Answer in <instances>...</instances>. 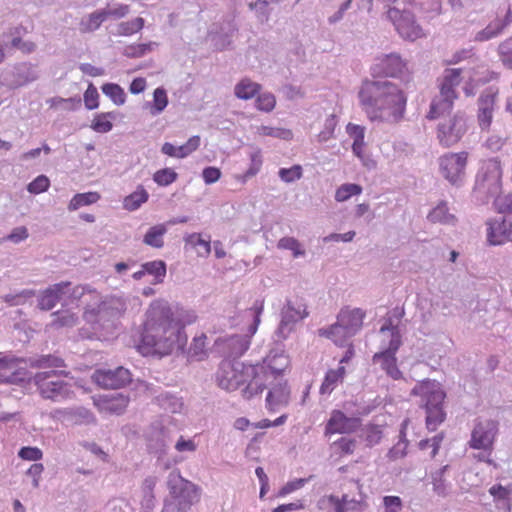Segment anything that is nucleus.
<instances>
[{
	"mask_svg": "<svg viewBox=\"0 0 512 512\" xmlns=\"http://www.w3.org/2000/svg\"><path fill=\"white\" fill-rule=\"evenodd\" d=\"M362 192V187L358 184L347 183L341 185L335 193V200L338 202H344L351 196L359 195Z\"/></svg>",
	"mask_w": 512,
	"mask_h": 512,
	"instance_id": "nucleus-54",
	"label": "nucleus"
},
{
	"mask_svg": "<svg viewBox=\"0 0 512 512\" xmlns=\"http://www.w3.org/2000/svg\"><path fill=\"white\" fill-rule=\"evenodd\" d=\"M147 319L138 345L144 356H165L176 345H181L180 326L172 317L169 305L163 301H154L148 311Z\"/></svg>",
	"mask_w": 512,
	"mask_h": 512,
	"instance_id": "nucleus-2",
	"label": "nucleus"
},
{
	"mask_svg": "<svg viewBox=\"0 0 512 512\" xmlns=\"http://www.w3.org/2000/svg\"><path fill=\"white\" fill-rule=\"evenodd\" d=\"M264 363L266 365L263 366L268 373V377H272L274 380H277V377L289 367L290 360L288 355L285 354L284 349L277 346L270 350L264 360Z\"/></svg>",
	"mask_w": 512,
	"mask_h": 512,
	"instance_id": "nucleus-23",
	"label": "nucleus"
},
{
	"mask_svg": "<svg viewBox=\"0 0 512 512\" xmlns=\"http://www.w3.org/2000/svg\"><path fill=\"white\" fill-rule=\"evenodd\" d=\"M512 23V10L508 6L503 16L497 13L496 18L491 21L484 29L475 35V41L484 42L501 35L504 30Z\"/></svg>",
	"mask_w": 512,
	"mask_h": 512,
	"instance_id": "nucleus-22",
	"label": "nucleus"
},
{
	"mask_svg": "<svg viewBox=\"0 0 512 512\" xmlns=\"http://www.w3.org/2000/svg\"><path fill=\"white\" fill-rule=\"evenodd\" d=\"M411 5L425 13L439 14L441 10L440 0H412Z\"/></svg>",
	"mask_w": 512,
	"mask_h": 512,
	"instance_id": "nucleus-59",
	"label": "nucleus"
},
{
	"mask_svg": "<svg viewBox=\"0 0 512 512\" xmlns=\"http://www.w3.org/2000/svg\"><path fill=\"white\" fill-rule=\"evenodd\" d=\"M276 104L275 96L272 93H263L258 95L256 99V107L264 112H270Z\"/></svg>",
	"mask_w": 512,
	"mask_h": 512,
	"instance_id": "nucleus-64",
	"label": "nucleus"
},
{
	"mask_svg": "<svg viewBox=\"0 0 512 512\" xmlns=\"http://www.w3.org/2000/svg\"><path fill=\"white\" fill-rule=\"evenodd\" d=\"M35 295L34 290L23 289L20 291L11 292L1 296V299L9 306H20Z\"/></svg>",
	"mask_w": 512,
	"mask_h": 512,
	"instance_id": "nucleus-41",
	"label": "nucleus"
},
{
	"mask_svg": "<svg viewBox=\"0 0 512 512\" xmlns=\"http://www.w3.org/2000/svg\"><path fill=\"white\" fill-rule=\"evenodd\" d=\"M157 482V478L154 476H148L144 479L142 484V500L140 512H152L155 507V496L154 488Z\"/></svg>",
	"mask_w": 512,
	"mask_h": 512,
	"instance_id": "nucleus-31",
	"label": "nucleus"
},
{
	"mask_svg": "<svg viewBox=\"0 0 512 512\" xmlns=\"http://www.w3.org/2000/svg\"><path fill=\"white\" fill-rule=\"evenodd\" d=\"M274 381L269 382L271 387L266 397V407L271 412L279 411L290 402V388L287 385V381L282 378Z\"/></svg>",
	"mask_w": 512,
	"mask_h": 512,
	"instance_id": "nucleus-19",
	"label": "nucleus"
},
{
	"mask_svg": "<svg viewBox=\"0 0 512 512\" xmlns=\"http://www.w3.org/2000/svg\"><path fill=\"white\" fill-rule=\"evenodd\" d=\"M145 21L142 17H136L130 21L120 22L117 25V35L131 36L139 32L144 27Z\"/></svg>",
	"mask_w": 512,
	"mask_h": 512,
	"instance_id": "nucleus-43",
	"label": "nucleus"
},
{
	"mask_svg": "<svg viewBox=\"0 0 512 512\" xmlns=\"http://www.w3.org/2000/svg\"><path fill=\"white\" fill-rule=\"evenodd\" d=\"M250 340L247 335H232L222 341V352L226 357L239 358L249 348Z\"/></svg>",
	"mask_w": 512,
	"mask_h": 512,
	"instance_id": "nucleus-24",
	"label": "nucleus"
},
{
	"mask_svg": "<svg viewBox=\"0 0 512 512\" xmlns=\"http://www.w3.org/2000/svg\"><path fill=\"white\" fill-rule=\"evenodd\" d=\"M278 174L282 181L292 183L302 177V167L294 165L290 168H281Z\"/></svg>",
	"mask_w": 512,
	"mask_h": 512,
	"instance_id": "nucleus-60",
	"label": "nucleus"
},
{
	"mask_svg": "<svg viewBox=\"0 0 512 512\" xmlns=\"http://www.w3.org/2000/svg\"><path fill=\"white\" fill-rule=\"evenodd\" d=\"M361 421L357 417H347L340 410H333L325 426V434H349L355 432Z\"/></svg>",
	"mask_w": 512,
	"mask_h": 512,
	"instance_id": "nucleus-20",
	"label": "nucleus"
},
{
	"mask_svg": "<svg viewBox=\"0 0 512 512\" xmlns=\"http://www.w3.org/2000/svg\"><path fill=\"white\" fill-rule=\"evenodd\" d=\"M126 309L125 299L113 296L101 302L97 308H86L83 317L88 323L104 326L106 322L118 319Z\"/></svg>",
	"mask_w": 512,
	"mask_h": 512,
	"instance_id": "nucleus-9",
	"label": "nucleus"
},
{
	"mask_svg": "<svg viewBox=\"0 0 512 512\" xmlns=\"http://www.w3.org/2000/svg\"><path fill=\"white\" fill-rule=\"evenodd\" d=\"M50 186V180L45 175L37 176L32 182H30L27 186L28 192L31 194H40L48 190Z\"/></svg>",
	"mask_w": 512,
	"mask_h": 512,
	"instance_id": "nucleus-61",
	"label": "nucleus"
},
{
	"mask_svg": "<svg viewBox=\"0 0 512 512\" xmlns=\"http://www.w3.org/2000/svg\"><path fill=\"white\" fill-rule=\"evenodd\" d=\"M51 318L50 327L54 329L72 328L79 322L78 315L69 309L53 312Z\"/></svg>",
	"mask_w": 512,
	"mask_h": 512,
	"instance_id": "nucleus-30",
	"label": "nucleus"
},
{
	"mask_svg": "<svg viewBox=\"0 0 512 512\" xmlns=\"http://www.w3.org/2000/svg\"><path fill=\"white\" fill-rule=\"evenodd\" d=\"M277 247L279 249L292 251L294 258H298L305 255V250L302 248L300 242L294 237L281 238L278 241Z\"/></svg>",
	"mask_w": 512,
	"mask_h": 512,
	"instance_id": "nucleus-51",
	"label": "nucleus"
},
{
	"mask_svg": "<svg viewBox=\"0 0 512 512\" xmlns=\"http://www.w3.org/2000/svg\"><path fill=\"white\" fill-rule=\"evenodd\" d=\"M387 18L394 24L398 33L405 39L415 40L424 35L422 28L415 21L412 12L398 6L389 7Z\"/></svg>",
	"mask_w": 512,
	"mask_h": 512,
	"instance_id": "nucleus-13",
	"label": "nucleus"
},
{
	"mask_svg": "<svg viewBox=\"0 0 512 512\" xmlns=\"http://www.w3.org/2000/svg\"><path fill=\"white\" fill-rule=\"evenodd\" d=\"M428 219L432 223L441 224H454L456 221L455 216L449 213L447 204L444 202L440 203L428 214Z\"/></svg>",
	"mask_w": 512,
	"mask_h": 512,
	"instance_id": "nucleus-39",
	"label": "nucleus"
},
{
	"mask_svg": "<svg viewBox=\"0 0 512 512\" xmlns=\"http://www.w3.org/2000/svg\"><path fill=\"white\" fill-rule=\"evenodd\" d=\"M487 226V241L490 245L512 241V216H500L489 220Z\"/></svg>",
	"mask_w": 512,
	"mask_h": 512,
	"instance_id": "nucleus-17",
	"label": "nucleus"
},
{
	"mask_svg": "<svg viewBox=\"0 0 512 512\" xmlns=\"http://www.w3.org/2000/svg\"><path fill=\"white\" fill-rule=\"evenodd\" d=\"M365 127L349 123L346 127L347 134L353 139L352 151L356 157L363 160V149L365 147Z\"/></svg>",
	"mask_w": 512,
	"mask_h": 512,
	"instance_id": "nucleus-29",
	"label": "nucleus"
},
{
	"mask_svg": "<svg viewBox=\"0 0 512 512\" xmlns=\"http://www.w3.org/2000/svg\"><path fill=\"white\" fill-rule=\"evenodd\" d=\"M156 399L164 410L171 413L180 412L183 406L182 401L178 397L169 393H161Z\"/></svg>",
	"mask_w": 512,
	"mask_h": 512,
	"instance_id": "nucleus-45",
	"label": "nucleus"
},
{
	"mask_svg": "<svg viewBox=\"0 0 512 512\" xmlns=\"http://www.w3.org/2000/svg\"><path fill=\"white\" fill-rule=\"evenodd\" d=\"M172 443L169 431L163 427L152 428L148 434V449L155 454H163Z\"/></svg>",
	"mask_w": 512,
	"mask_h": 512,
	"instance_id": "nucleus-26",
	"label": "nucleus"
},
{
	"mask_svg": "<svg viewBox=\"0 0 512 512\" xmlns=\"http://www.w3.org/2000/svg\"><path fill=\"white\" fill-rule=\"evenodd\" d=\"M385 331L391 332V339L389 341V346L384 351L396 355V352L401 345V337L398 328L389 323V325H383L380 329L381 333H384Z\"/></svg>",
	"mask_w": 512,
	"mask_h": 512,
	"instance_id": "nucleus-56",
	"label": "nucleus"
},
{
	"mask_svg": "<svg viewBox=\"0 0 512 512\" xmlns=\"http://www.w3.org/2000/svg\"><path fill=\"white\" fill-rule=\"evenodd\" d=\"M105 512H133V508L124 498H114L106 504Z\"/></svg>",
	"mask_w": 512,
	"mask_h": 512,
	"instance_id": "nucleus-62",
	"label": "nucleus"
},
{
	"mask_svg": "<svg viewBox=\"0 0 512 512\" xmlns=\"http://www.w3.org/2000/svg\"><path fill=\"white\" fill-rule=\"evenodd\" d=\"M498 56L502 64L512 69V36L508 37L498 45Z\"/></svg>",
	"mask_w": 512,
	"mask_h": 512,
	"instance_id": "nucleus-53",
	"label": "nucleus"
},
{
	"mask_svg": "<svg viewBox=\"0 0 512 512\" xmlns=\"http://www.w3.org/2000/svg\"><path fill=\"white\" fill-rule=\"evenodd\" d=\"M178 178V174L171 168H163L156 171L153 175V180L159 186H168L175 182Z\"/></svg>",
	"mask_w": 512,
	"mask_h": 512,
	"instance_id": "nucleus-58",
	"label": "nucleus"
},
{
	"mask_svg": "<svg viewBox=\"0 0 512 512\" xmlns=\"http://www.w3.org/2000/svg\"><path fill=\"white\" fill-rule=\"evenodd\" d=\"M328 503L334 507L335 512H361L365 509V504L362 500L352 497L346 505H340L338 496L329 495L327 497Z\"/></svg>",
	"mask_w": 512,
	"mask_h": 512,
	"instance_id": "nucleus-35",
	"label": "nucleus"
},
{
	"mask_svg": "<svg viewBox=\"0 0 512 512\" xmlns=\"http://www.w3.org/2000/svg\"><path fill=\"white\" fill-rule=\"evenodd\" d=\"M108 119H115L114 112L97 114L92 121L91 128L98 133H107L112 130L113 124Z\"/></svg>",
	"mask_w": 512,
	"mask_h": 512,
	"instance_id": "nucleus-44",
	"label": "nucleus"
},
{
	"mask_svg": "<svg viewBox=\"0 0 512 512\" xmlns=\"http://www.w3.org/2000/svg\"><path fill=\"white\" fill-rule=\"evenodd\" d=\"M71 282L62 281L43 290L38 297V308L43 311L52 310L57 303L63 302V297L68 293Z\"/></svg>",
	"mask_w": 512,
	"mask_h": 512,
	"instance_id": "nucleus-21",
	"label": "nucleus"
},
{
	"mask_svg": "<svg viewBox=\"0 0 512 512\" xmlns=\"http://www.w3.org/2000/svg\"><path fill=\"white\" fill-rule=\"evenodd\" d=\"M166 233V224L152 226L144 235L143 243L153 248H162L164 246L163 237Z\"/></svg>",
	"mask_w": 512,
	"mask_h": 512,
	"instance_id": "nucleus-33",
	"label": "nucleus"
},
{
	"mask_svg": "<svg viewBox=\"0 0 512 512\" xmlns=\"http://www.w3.org/2000/svg\"><path fill=\"white\" fill-rule=\"evenodd\" d=\"M102 92L116 105H122L125 103L124 90L118 84L106 83L102 86Z\"/></svg>",
	"mask_w": 512,
	"mask_h": 512,
	"instance_id": "nucleus-52",
	"label": "nucleus"
},
{
	"mask_svg": "<svg viewBox=\"0 0 512 512\" xmlns=\"http://www.w3.org/2000/svg\"><path fill=\"white\" fill-rule=\"evenodd\" d=\"M257 370L253 373L247 382V386L243 389V396L250 399L254 395H257L266 388L265 382L268 381V373L263 365H255Z\"/></svg>",
	"mask_w": 512,
	"mask_h": 512,
	"instance_id": "nucleus-25",
	"label": "nucleus"
},
{
	"mask_svg": "<svg viewBox=\"0 0 512 512\" xmlns=\"http://www.w3.org/2000/svg\"><path fill=\"white\" fill-rule=\"evenodd\" d=\"M411 395L421 397V405L426 411V426L430 431H435L446 419L443 410L445 392L439 382L431 379H424L411 390Z\"/></svg>",
	"mask_w": 512,
	"mask_h": 512,
	"instance_id": "nucleus-4",
	"label": "nucleus"
},
{
	"mask_svg": "<svg viewBox=\"0 0 512 512\" xmlns=\"http://www.w3.org/2000/svg\"><path fill=\"white\" fill-rule=\"evenodd\" d=\"M271 0H256L255 2L249 3L250 10L255 11L256 18L260 23L268 22L271 14L269 3Z\"/></svg>",
	"mask_w": 512,
	"mask_h": 512,
	"instance_id": "nucleus-48",
	"label": "nucleus"
},
{
	"mask_svg": "<svg viewBox=\"0 0 512 512\" xmlns=\"http://www.w3.org/2000/svg\"><path fill=\"white\" fill-rule=\"evenodd\" d=\"M168 105V97L166 90L162 87L156 88L153 93V105L151 107V114H160Z\"/></svg>",
	"mask_w": 512,
	"mask_h": 512,
	"instance_id": "nucleus-55",
	"label": "nucleus"
},
{
	"mask_svg": "<svg viewBox=\"0 0 512 512\" xmlns=\"http://www.w3.org/2000/svg\"><path fill=\"white\" fill-rule=\"evenodd\" d=\"M260 89L261 86L258 83L245 78L236 84L234 94L239 99L249 100L252 99Z\"/></svg>",
	"mask_w": 512,
	"mask_h": 512,
	"instance_id": "nucleus-34",
	"label": "nucleus"
},
{
	"mask_svg": "<svg viewBox=\"0 0 512 512\" xmlns=\"http://www.w3.org/2000/svg\"><path fill=\"white\" fill-rule=\"evenodd\" d=\"M320 335L330 338L336 345L344 346L347 341L354 336L348 329L338 320L327 330H320Z\"/></svg>",
	"mask_w": 512,
	"mask_h": 512,
	"instance_id": "nucleus-32",
	"label": "nucleus"
},
{
	"mask_svg": "<svg viewBox=\"0 0 512 512\" xmlns=\"http://www.w3.org/2000/svg\"><path fill=\"white\" fill-rule=\"evenodd\" d=\"M345 373L344 367H339L335 370H329L324 378V381L320 387L321 394H330L337 386V384L343 379Z\"/></svg>",
	"mask_w": 512,
	"mask_h": 512,
	"instance_id": "nucleus-37",
	"label": "nucleus"
},
{
	"mask_svg": "<svg viewBox=\"0 0 512 512\" xmlns=\"http://www.w3.org/2000/svg\"><path fill=\"white\" fill-rule=\"evenodd\" d=\"M28 378L27 371L18 367L0 371V384H19Z\"/></svg>",
	"mask_w": 512,
	"mask_h": 512,
	"instance_id": "nucleus-42",
	"label": "nucleus"
},
{
	"mask_svg": "<svg viewBox=\"0 0 512 512\" xmlns=\"http://www.w3.org/2000/svg\"><path fill=\"white\" fill-rule=\"evenodd\" d=\"M337 120L334 115L326 118L323 130L318 134L319 142H326L334 136Z\"/></svg>",
	"mask_w": 512,
	"mask_h": 512,
	"instance_id": "nucleus-63",
	"label": "nucleus"
},
{
	"mask_svg": "<svg viewBox=\"0 0 512 512\" xmlns=\"http://www.w3.org/2000/svg\"><path fill=\"white\" fill-rule=\"evenodd\" d=\"M308 316L306 304L300 299L287 300L280 311V323L275 332L280 340H285L294 331L297 323Z\"/></svg>",
	"mask_w": 512,
	"mask_h": 512,
	"instance_id": "nucleus-10",
	"label": "nucleus"
},
{
	"mask_svg": "<svg viewBox=\"0 0 512 512\" xmlns=\"http://www.w3.org/2000/svg\"><path fill=\"white\" fill-rule=\"evenodd\" d=\"M476 189L489 196H495L494 205L497 211L512 216V194L499 195L501 169L497 162L489 161L482 166L476 177Z\"/></svg>",
	"mask_w": 512,
	"mask_h": 512,
	"instance_id": "nucleus-5",
	"label": "nucleus"
},
{
	"mask_svg": "<svg viewBox=\"0 0 512 512\" xmlns=\"http://www.w3.org/2000/svg\"><path fill=\"white\" fill-rule=\"evenodd\" d=\"M256 366L246 365L242 362L223 360L216 372V382L219 387L227 391H234L246 383L255 373Z\"/></svg>",
	"mask_w": 512,
	"mask_h": 512,
	"instance_id": "nucleus-8",
	"label": "nucleus"
},
{
	"mask_svg": "<svg viewBox=\"0 0 512 512\" xmlns=\"http://www.w3.org/2000/svg\"><path fill=\"white\" fill-rule=\"evenodd\" d=\"M87 293H95V290L88 285H77L72 288L70 285L68 293L63 297L62 306L77 305L81 298Z\"/></svg>",
	"mask_w": 512,
	"mask_h": 512,
	"instance_id": "nucleus-38",
	"label": "nucleus"
},
{
	"mask_svg": "<svg viewBox=\"0 0 512 512\" xmlns=\"http://www.w3.org/2000/svg\"><path fill=\"white\" fill-rule=\"evenodd\" d=\"M106 15L104 13V10H97L91 14L88 15V18L86 20H82L81 22V30L83 32H93L97 30L101 24L106 21Z\"/></svg>",
	"mask_w": 512,
	"mask_h": 512,
	"instance_id": "nucleus-46",
	"label": "nucleus"
},
{
	"mask_svg": "<svg viewBox=\"0 0 512 512\" xmlns=\"http://www.w3.org/2000/svg\"><path fill=\"white\" fill-rule=\"evenodd\" d=\"M447 468V465L443 466L437 472L432 474L433 491L435 494L441 497H445L448 494V485L443 477Z\"/></svg>",
	"mask_w": 512,
	"mask_h": 512,
	"instance_id": "nucleus-50",
	"label": "nucleus"
},
{
	"mask_svg": "<svg viewBox=\"0 0 512 512\" xmlns=\"http://www.w3.org/2000/svg\"><path fill=\"white\" fill-rule=\"evenodd\" d=\"M365 313L360 308L341 310L337 320L354 335L361 329Z\"/></svg>",
	"mask_w": 512,
	"mask_h": 512,
	"instance_id": "nucleus-27",
	"label": "nucleus"
},
{
	"mask_svg": "<svg viewBox=\"0 0 512 512\" xmlns=\"http://www.w3.org/2000/svg\"><path fill=\"white\" fill-rule=\"evenodd\" d=\"M100 199L97 192L78 193L71 199L68 210L75 211L83 206L96 203Z\"/></svg>",
	"mask_w": 512,
	"mask_h": 512,
	"instance_id": "nucleus-40",
	"label": "nucleus"
},
{
	"mask_svg": "<svg viewBox=\"0 0 512 512\" xmlns=\"http://www.w3.org/2000/svg\"><path fill=\"white\" fill-rule=\"evenodd\" d=\"M149 198L148 192L143 186H138L137 190L126 196L123 200V206L128 211H135L145 203Z\"/></svg>",
	"mask_w": 512,
	"mask_h": 512,
	"instance_id": "nucleus-36",
	"label": "nucleus"
},
{
	"mask_svg": "<svg viewBox=\"0 0 512 512\" xmlns=\"http://www.w3.org/2000/svg\"><path fill=\"white\" fill-rule=\"evenodd\" d=\"M489 493L493 497L495 505L498 509H503L507 512L511 511L512 506V485L502 486L495 484L489 488Z\"/></svg>",
	"mask_w": 512,
	"mask_h": 512,
	"instance_id": "nucleus-28",
	"label": "nucleus"
},
{
	"mask_svg": "<svg viewBox=\"0 0 512 512\" xmlns=\"http://www.w3.org/2000/svg\"><path fill=\"white\" fill-rule=\"evenodd\" d=\"M497 94L496 89L488 87L478 99L477 121L482 131L489 130L491 126Z\"/></svg>",
	"mask_w": 512,
	"mask_h": 512,
	"instance_id": "nucleus-18",
	"label": "nucleus"
},
{
	"mask_svg": "<svg viewBox=\"0 0 512 512\" xmlns=\"http://www.w3.org/2000/svg\"><path fill=\"white\" fill-rule=\"evenodd\" d=\"M95 382L105 389H119L130 383L131 373L120 366L115 369L97 370L93 376Z\"/></svg>",
	"mask_w": 512,
	"mask_h": 512,
	"instance_id": "nucleus-16",
	"label": "nucleus"
},
{
	"mask_svg": "<svg viewBox=\"0 0 512 512\" xmlns=\"http://www.w3.org/2000/svg\"><path fill=\"white\" fill-rule=\"evenodd\" d=\"M167 485L173 500L166 501L161 512H187L199 500V488L179 472L169 474Z\"/></svg>",
	"mask_w": 512,
	"mask_h": 512,
	"instance_id": "nucleus-6",
	"label": "nucleus"
},
{
	"mask_svg": "<svg viewBox=\"0 0 512 512\" xmlns=\"http://www.w3.org/2000/svg\"><path fill=\"white\" fill-rule=\"evenodd\" d=\"M461 69H446L440 84V93L430 105L428 118L435 119L445 113H449L453 102L457 98L455 87L461 82Z\"/></svg>",
	"mask_w": 512,
	"mask_h": 512,
	"instance_id": "nucleus-7",
	"label": "nucleus"
},
{
	"mask_svg": "<svg viewBox=\"0 0 512 512\" xmlns=\"http://www.w3.org/2000/svg\"><path fill=\"white\" fill-rule=\"evenodd\" d=\"M205 341H206L205 335H201V336L195 337L193 339V342L189 348V357L191 359L199 361V360H202L206 356Z\"/></svg>",
	"mask_w": 512,
	"mask_h": 512,
	"instance_id": "nucleus-57",
	"label": "nucleus"
},
{
	"mask_svg": "<svg viewBox=\"0 0 512 512\" xmlns=\"http://www.w3.org/2000/svg\"><path fill=\"white\" fill-rule=\"evenodd\" d=\"M467 152L446 153L439 158V169L442 176L453 186H461L465 178Z\"/></svg>",
	"mask_w": 512,
	"mask_h": 512,
	"instance_id": "nucleus-12",
	"label": "nucleus"
},
{
	"mask_svg": "<svg viewBox=\"0 0 512 512\" xmlns=\"http://www.w3.org/2000/svg\"><path fill=\"white\" fill-rule=\"evenodd\" d=\"M26 362L33 368H50L28 378L42 398L59 402L73 396L72 383L64 379L69 372L54 369L65 366L62 358L48 354L31 357Z\"/></svg>",
	"mask_w": 512,
	"mask_h": 512,
	"instance_id": "nucleus-3",
	"label": "nucleus"
},
{
	"mask_svg": "<svg viewBox=\"0 0 512 512\" xmlns=\"http://www.w3.org/2000/svg\"><path fill=\"white\" fill-rule=\"evenodd\" d=\"M498 432L499 422L497 420L478 418L474 422L468 444L472 449L491 453Z\"/></svg>",
	"mask_w": 512,
	"mask_h": 512,
	"instance_id": "nucleus-11",
	"label": "nucleus"
},
{
	"mask_svg": "<svg viewBox=\"0 0 512 512\" xmlns=\"http://www.w3.org/2000/svg\"><path fill=\"white\" fill-rule=\"evenodd\" d=\"M142 268H144L146 274H150L155 277L154 284L163 282L166 275V264L164 261L155 260L146 262L142 264Z\"/></svg>",
	"mask_w": 512,
	"mask_h": 512,
	"instance_id": "nucleus-47",
	"label": "nucleus"
},
{
	"mask_svg": "<svg viewBox=\"0 0 512 512\" xmlns=\"http://www.w3.org/2000/svg\"><path fill=\"white\" fill-rule=\"evenodd\" d=\"M405 63L396 53L383 54L375 58L371 66L374 78L362 82L358 98L362 110L370 121L396 124L405 115L407 96L403 89L383 77H397L403 72Z\"/></svg>",
	"mask_w": 512,
	"mask_h": 512,
	"instance_id": "nucleus-1",
	"label": "nucleus"
},
{
	"mask_svg": "<svg viewBox=\"0 0 512 512\" xmlns=\"http://www.w3.org/2000/svg\"><path fill=\"white\" fill-rule=\"evenodd\" d=\"M128 398L119 394L117 397H113L104 401V409L110 413L117 415L122 414L128 406Z\"/></svg>",
	"mask_w": 512,
	"mask_h": 512,
	"instance_id": "nucleus-49",
	"label": "nucleus"
},
{
	"mask_svg": "<svg viewBox=\"0 0 512 512\" xmlns=\"http://www.w3.org/2000/svg\"><path fill=\"white\" fill-rule=\"evenodd\" d=\"M467 131V119L464 114L457 113L453 117L438 124L437 137L444 147L458 143Z\"/></svg>",
	"mask_w": 512,
	"mask_h": 512,
	"instance_id": "nucleus-14",
	"label": "nucleus"
},
{
	"mask_svg": "<svg viewBox=\"0 0 512 512\" xmlns=\"http://www.w3.org/2000/svg\"><path fill=\"white\" fill-rule=\"evenodd\" d=\"M39 77L35 65L22 62L10 69H5L0 74V84L8 88H18L37 80Z\"/></svg>",
	"mask_w": 512,
	"mask_h": 512,
	"instance_id": "nucleus-15",
	"label": "nucleus"
}]
</instances>
